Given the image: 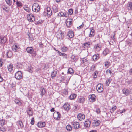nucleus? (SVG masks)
Instances as JSON below:
<instances>
[{"mask_svg":"<svg viewBox=\"0 0 132 132\" xmlns=\"http://www.w3.org/2000/svg\"><path fill=\"white\" fill-rule=\"evenodd\" d=\"M56 37L60 40L63 39L64 37V33L61 31L58 32L56 35Z\"/></svg>","mask_w":132,"mask_h":132,"instance_id":"423d86ee","label":"nucleus"},{"mask_svg":"<svg viewBox=\"0 0 132 132\" xmlns=\"http://www.w3.org/2000/svg\"><path fill=\"white\" fill-rule=\"evenodd\" d=\"M83 24H82L81 25L79 26V27H78V28L79 29L81 28H83Z\"/></svg>","mask_w":132,"mask_h":132,"instance_id":"69168bd1","label":"nucleus"},{"mask_svg":"<svg viewBox=\"0 0 132 132\" xmlns=\"http://www.w3.org/2000/svg\"><path fill=\"white\" fill-rule=\"evenodd\" d=\"M74 73V71L73 69L71 68H70L68 69L67 72L68 74H70L72 75Z\"/></svg>","mask_w":132,"mask_h":132,"instance_id":"5701e85b","label":"nucleus"},{"mask_svg":"<svg viewBox=\"0 0 132 132\" xmlns=\"http://www.w3.org/2000/svg\"><path fill=\"white\" fill-rule=\"evenodd\" d=\"M53 9L54 11L55 12H57L58 11V9L56 7H55L53 6Z\"/></svg>","mask_w":132,"mask_h":132,"instance_id":"3c124183","label":"nucleus"},{"mask_svg":"<svg viewBox=\"0 0 132 132\" xmlns=\"http://www.w3.org/2000/svg\"><path fill=\"white\" fill-rule=\"evenodd\" d=\"M19 47L16 45H13L12 47V49L14 51H16L19 48Z\"/></svg>","mask_w":132,"mask_h":132,"instance_id":"cd10ccee","label":"nucleus"},{"mask_svg":"<svg viewBox=\"0 0 132 132\" xmlns=\"http://www.w3.org/2000/svg\"><path fill=\"white\" fill-rule=\"evenodd\" d=\"M41 95L43 96V95H44V94H45V89L44 88H42L41 89Z\"/></svg>","mask_w":132,"mask_h":132,"instance_id":"37998d69","label":"nucleus"},{"mask_svg":"<svg viewBox=\"0 0 132 132\" xmlns=\"http://www.w3.org/2000/svg\"><path fill=\"white\" fill-rule=\"evenodd\" d=\"M123 93L126 96H128L130 94L129 90L126 89H123Z\"/></svg>","mask_w":132,"mask_h":132,"instance_id":"dca6fc26","label":"nucleus"},{"mask_svg":"<svg viewBox=\"0 0 132 132\" xmlns=\"http://www.w3.org/2000/svg\"><path fill=\"white\" fill-rule=\"evenodd\" d=\"M32 9L34 12H38L40 10V7L38 4L35 3L32 6Z\"/></svg>","mask_w":132,"mask_h":132,"instance_id":"f257e3e1","label":"nucleus"},{"mask_svg":"<svg viewBox=\"0 0 132 132\" xmlns=\"http://www.w3.org/2000/svg\"><path fill=\"white\" fill-rule=\"evenodd\" d=\"M91 123L90 121L89 120H87L85 121L84 123L85 127L87 128H89L90 126Z\"/></svg>","mask_w":132,"mask_h":132,"instance_id":"9d476101","label":"nucleus"},{"mask_svg":"<svg viewBox=\"0 0 132 132\" xmlns=\"http://www.w3.org/2000/svg\"><path fill=\"white\" fill-rule=\"evenodd\" d=\"M125 109H123V110L122 111H121L120 112V113L121 114L122 113H123L124 112H125Z\"/></svg>","mask_w":132,"mask_h":132,"instance_id":"338daca9","label":"nucleus"},{"mask_svg":"<svg viewBox=\"0 0 132 132\" xmlns=\"http://www.w3.org/2000/svg\"><path fill=\"white\" fill-rule=\"evenodd\" d=\"M67 50V48L65 47H63L61 48L62 51L63 52L66 51Z\"/></svg>","mask_w":132,"mask_h":132,"instance_id":"a18cd8bd","label":"nucleus"},{"mask_svg":"<svg viewBox=\"0 0 132 132\" xmlns=\"http://www.w3.org/2000/svg\"><path fill=\"white\" fill-rule=\"evenodd\" d=\"M64 109L67 111L68 110L70 109V105L68 103H65L63 106Z\"/></svg>","mask_w":132,"mask_h":132,"instance_id":"2eb2a0df","label":"nucleus"},{"mask_svg":"<svg viewBox=\"0 0 132 132\" xmlns=\"http://www.w3.org/2000/svg\"><path fill=\"white\" fill-rule=\"evenodd\" d=\"M73 125L75 129H78L80 125L79 123L78 122H74Z\"/></svg>","mask_w":132,"mask_h":132,"instance_id":"4be33fe9","label":"nucleus"},{"mask_svg":"<svg viewBox=\"0 0 132 132\" xmlns=\"http://www.w3.org/2000/svg\"><path fill=\"white\" fill-rule=\"evenodd\" d=\"M71 76H70L68 77V78L66 80V81H67L66 83H68V81H69Z\"/></svg>","mask_w":132,"mask_h":132,"instance_id":"13d9d810","label":"nucleus"},{"mask_svg":"<svg viewBox=\"0 0 132 132\" xmlns=\"http://www.w3.org/2000/svg\"><path fill=\"white\" fill-rule=\"evenodd\" d=\"M58 53L59 54L60 56H62L63 55V54L64 53H62L59 51H58Z\"/></svg>","mask_w":132,"mask_h":132,"instance_id":"bf43d9fd","label":"nucleus"},{"mask_svg":"<svg viewBox=\"0 0 132 132\" xmlns=\"http://www.w3.org/2000/svg\"><path fill=\"white\" fill-rule=\"evenodd\" d=\"M8 70L9 72H11L13 69V66L12 64H10L7 66Z\"/></svg>","mask_w":132,"mask_h":132,"instance_id":"412c9836","label":"nucleus"},{"mask_svg":"<svg viewBox=\"0 0 132 132\" xmlns=\"http://www.w3.org/2000/svg\"><path fill=\"white\" fill-rule=\"evenodd\" d=\"M74 34L73 31H69L67 34V36L70 38H72L74 36Z\"/></svg>","mask_w":132,"mask_h":132,"instance_id":"6ab92c4d","label":"nucleus"},{"mask_svg":"<svg viewBox=\"0 0 132 132\" xmlns=\"http://www.w3.org/2000/svg\"><path fill=\"white\" fill-rule=\"evenodd\" d=\"M100 122V121L98 120H94L92 123V125L93 126L96 127L99 125Z\"/></svg>","mask_w":132,"mask_h":132,"instance_id":"4468645a","label":"nucleus"},{"mask_svg":"<svg viewBox=\"0 0 132 132\" xmlns=\"http://www.w3.org/2000/svg\"><path fill=\"white\" fill-rule=\"evenodd\" d=\"M77 95L75 94H71L70 96V98L71 100H72L75 98Z\"/></svg>","mask_w":132,"mask_h":132,"instance_id":"473e14b6","label":"nucleus"},{"mask_svg":"<svg viewBox=\"0 0 132 132\" xmlns=\"http://www.w3.org/2000/svg\"><path fill=\"white\" fill-rule=\"evenodd\" d=\"M92 44V43L91 42L89 41L88 42L85 43L83 44V46L84 48H87L89 47L90 45Z\"/></svg>","mask_w":132,"mask_h":132,"instance_id":"ddd939ff","label":"nucleus"},{"mask_svg":"<svg viewBox=\"0 0 132 132\" xmlns=\"http://www.w3.org/2000/svg\"><path fill=\"white\" fill-rule=\"evenodd\" d=\"M72 19L69 18L67 19L66 21V25L68 27H70L71 25Z\"/></svg>","mask_w":132,"mask_h":132,"instance_id":"6e6552de","label":"nucleus"},{"mask_svg":"<svg viewBox=\"0 0 132 132\" xmlns=\"http://www.w3.org/2000/svg\"><path fill=\"white\" fill-rule=\"evenodd\" d=\"M31 124L32 125H33L34 123V118H33L31 120Z\"/></svg>","mask_w":132,"mask_h":132,"instance_id":"5fc2aeb1","label":"nucleus"},{"mask_svg":"<svg viewBox=\"0 0 132 132\" xmlns=\"http://www.w3.org/2000/svg\"><path fill=\"white\" fill-rule=\"evenodd\" d=\"M111 69L109 68L107 69L106 71V73L107 74H109V73L110 75H111L112 73L111 71Z\"/></svg>","mask_w":132,"mask_h":132,"instance_id":"a19ab883","label":"nucleus"},{"mask_svg":"<svg viewBox=\"0 0 132 132\" xmlns=\"http://www.w3.org/2000/svg\"><path fill=\"white\" fill-rule=\"evenodd\" d=\"M78 119L80 120L81 121L85 119V116L81 113H80L77 116Z\"/></svg>","mask_w":132,"mask_h":132,"instance_id":"1a4fd4ad","label":"nucleus"},{"mask_svg":"<svg viewBox=\"0 0 132 132\" xmlns=\"http://www.w3.org/2000/svg\"><path fill=\"white\" fill-rule=\"evenodd\" d=\"M59 15H60L61 16H63L64 15V13L62 12H60L59 13Z\"/></svg>","mask_w":132,"mask_h":132,"instance_id":"6e6d98bb","label":"nucleus"},{"mask_svg":"<svg viewBox=\"0 0 132 132\" xmlns=\"http://www.w3.org/2000/svg\"><path fill=\"white\" fill-rule=\"evenodd\" d=\"M24 10L28 12H30V11H31V10L29 8L27 7L26 6H24Z\"/></svg>","mask_w":132,"mask_h":132,"instance_id":"58836bf2","label":"nucleus"},{"mask_svg":"<svg viewBox=\"0 0 132 132\" xmlns=\"http://www.w3.org/2000/svg\"><path fill=\"white\" fill-rule=\"evenodd\" d=\"M110 52V50L108 48L105 49L103 52V55L104 56H106Z\"/></svg>","mask_w":132,"mask_h":132,"instance_id":"a211bd4d","label":"nucleus"},{"mask_svg":"<svg viewBox=\"0 0 132 132\" xmlns=\"http://www.w3.org/2000/svg\"><path fill=\"white\" fill-rule=\"evenodd\" d=\"M7 39L5 37H0V43L2 44H4L6 41Z\"/></svg>","mask_w":132,"mask_h":132,"instance_id":"9b49d317","label":"nucleus"},{"mask_svg":"<svg viewBox=\"0 0 132 132\" xmlns=\"http://www.w3.org/2000/svg\"><path fill=\"white\" fill-rule=\"evenodd\" d=\"M5 129L3 127H0V131H2V132H4L5 131Z\"/></svg>","mask_w":132,"mask_h":132,"instance_id":"09e8293b","label":"nucleus"},{"mask_svg":"<svg viewBox=\"0 0 132 132\" xmlns=\"http://www.w3.org/2000/svg\"><path fill=\"white\" fill-rule=\"evenodd\" d=\"M99 55L98 54H96L93 56V59L94 60H97L99 58Z\"/></svg>","mask_w":132,"mask_h":132,"instance_id":"bb28decb","label":"nucleus"},{"mask_svg":"<svg viewBox=\"0 0 132 132\" xmlns=\"http://www.w3.org/2000/svg\"><path fill=\"white\" fill-rule=\"evenodd\" d=\"M85 101V98L83 97H80L79 98L78 102L80 103H83Z\"/></svg>","mask_w":132,"mask_h":132,"instance_id":"e433bc0d","label":"nucleus"},{"mask_svg":"<svg viewBox=\"0 0 132 132\" xmlns=\"http://www.w3.org/2000/svg\"><path fill=\"white\" fill-rule=\"evenodd\" d=\"M45 123L44 122H39L38 123L37 126L38 127L41 128L44 127L45 126Z\"/></svg>","mask_w":132,"mask_h":132,"instance_id":"f3484780","label":"nucleus"},{"mask_svg":"<svg viewBox=\"0 0 132 132\" xmlns=\"http://www.w3.org/2000/svg\"><path fill=\"white\" fill-rule=\"evenodd\" d=\"M96 96L94 94H92L89 96V100L90 102H94L95 101Z\"/></svg>","mask_w":132,"mask_h":132,"instance_id":"f8f14e48","label":"nucleus"},{"mask_svg":"<svg viewBox=\"0 0 132 132\" xmlns=\"http://www.w3.org/2000/svg\"><path fill=\"white\" fill-rule=\"evenodd\" d=\"M15 103L19 105H20L22 104V102H20L18 99H16L15 100Z\"/></svg>","mask_w":132,"mask_h":132,"instance_id":"72a5a7b5","label":"nucleus"},{"mask_svg":"<svg viewBox=\"0 0 132 132\" xmlns=\"http://www.w3.org/2000/svg\"><path fill=\"white\" fill-rule=\"evenodd\" d=\"M15 77L16 79L19 80L22 78V73L20 71H18L16 73Z\"/></svg>","mask_w":132,"mask_h":132,"instance_id":"20e7f679","label":"nucleus"},{"mask_svg":"<svg viewBox=\"0 0 132 132\" xmlns=\"http://www.w3.org/2000/svg\"><path fill=\"white\" fill-rule=\"evenodd\" d=\"M3 62L2 61V59L1 58L0 59V67H1L2 64Z\"/></svg>","mask_w":132,"mask_h":132,"instance_id":"680f3d73","label":"nucleus"},{"mask_svg":"<svg viewBox=\"0 0 132 132\" xmlns=\"http://www.w3.org/2000/svg\"><path fill=\"white\" fill-rule=\"evenodd\" d=\"M96 89L99 93L102 92L103 90V85L100 83L98 84L96 86Z\"/></svg>","mask_w":132,"mask_h":132,"instance_id":"7ed1b4c3","label":"nucleus"},{"mask_svg":"<svg viewBox=\"0 0 132 132\" xmlns=\"http://www.w3.org/2000/svg\"><path fill=\"white\" fill-rule=\"evenodd\" d=\"M111 79L109 78V79L106 80V83L105 84L106 86H109V85L111 81Z\"/></svg>","mask_w":132,"mask_h":132,"instance_id":"2f4dec72","label":"nucleus"},{"mask_svg":"<svg viewBox=\"0 0 132 132\" xmlns=\"http://www.w3.org/2000/svg\"><path fill=\"white\" fill-rule=\"evenodd\" d=\"M6 54L8 57L10 58L12 56V53L11 51H9L7 52Z\"/></svg>","mask_w":132,"mask_h":132,"instance_id":"c85d7f7f","label":"nucleus"},{"mask_svg":"<svg viewBox=\"0 0 132 132\" xmlns=\"http://www.w3.org/2000/svg\"><path fill=\"white\" fill-rule=\"evenodd\" d=\"M110 65V62L108 61H106L105 62V66L108 67Z\"/></svg>","mask_w":132,"mask_h":132,"instance_id":"4c0bfd02","label":"nucleus"},{"mask_svg":"<svg viewBox=\"0 0 132 132\" xmlns=\"http://www.w3.org/2000/svg\"><path fill=\"white\" fill-rule=\"evenodd\" d=\"M47 14L49 16H50L52 14V11L50 7L47 8Z\"/></svg>","mask_w":132,"mask_h":132,"instance_id":"b1692460","label":"nucleus"},{"mask_svg":"<svg viewBox=\"0 0 132 132\" xmlns=\"http://www.w3.org/2000/svg\"><path fill=\"white\" fill-rule=\"evenodd\" d=\"M82 62L84 64H87L88 63V60L86 58H83L82 59Z\"/></svg>","mask_w":132,"mask_h":132,"instance_id":"c9c22d12","label":"nucleus"},{"mask_svg":"<svg viewBox=\"0 0 132 132\" xmlns=\"http://www.w3.org/2000/svg\"><path fill=\"white\" fill-rule=\"evenodd\" d=\"M3 80V79L1 75L0 74V82H2Z\"/></svg>","mask_w":132,"mask_h":132,"instance_id":"e2e57ef3","label":"nucleus"},{"mask_svg":"<svg viewBox=\"0 0 132 132\" xmlns=\"http://www.w3.org/2000/svg\"><path fill=\"white\" fill-rule=\"evenodd\" d=\"M17 4L18 6H20L21 5V3L19 2H17Z\"/></svg>","mask_w":132,"mask_h":132,"instance_id":"052dcab7","label":"nucleus"},{"mask_svg":"<svg viewBox=\"0 0 132 132\" xmlns=\"http://www.w3.org/2000/svg\"><path fill=\"white\" fill-rule=\"evenodd\" d=\"M27 18L28 20L31 22L34 21L35 20V18L32 14H28Z\"/></svg>","mask_w":132,"mask_h":132,"instance_id":"f03ea898","label":"nucleus"},{"mask_svg":"<svg viewBox=\"0 0 132 132\" xmlns=\"http://www.w3.org/2000/svg\"><path fill=\"white\" fill-rule=\"evenodd\" d=\"M127 6L129 10H132V2H130L129 3Z\"/></svg>","mask_w":132,"mask_h":132,"instance_id":"7c9ffc66","label":"nucleus"},{"mask_svg":"<svg viewBox=\"0 0 132 132\" xmlns=\"http://www.w3.org/2000/svg\"><path fill=\"white\" fill-rule=\"evenodd\" d=\"M19 125L20 127L21 128L23 127V125L22 122L21 121H18Z\"/></svg>","mask_w":132,"mask_h":132,"instance_id":"79ce46f5","label":"nucleus"},{"mask_svg":"<svg viewBox=\"0 0 132 132\" xmlns=\"http://www.w3.org/2000/svg\"><path fill=\"white\" fill-rule=\"evenodd\" d=\"M90 33L89 35V37L93 36L94 35V30L92 28H90Z\"/></svg>","mask_w":132,"mask_h":132,"instance_id":"393cba45","label":"nucleus"},{"mask_svg":"<svg viewBox=\"0 0 132 132\" xmlns=\"http://www.w3.org/2000/svg\"><path fill=\"white\" fill-rule=\"evenodd\" d=\"M101 46L99 44H97L94 45V51L96 52H97L101 49Z\"/></svg>","mask_w":132,"mask_h":132,"instance_id":"39448f33","label":"nucleus"},{"mask_svg":"<svg viewBox=\"0 0 132 132\" xmlns=\"http://www.w3.org/2000/svg\"><path fill=\"white\" fill-rule=\"evenodd\" d=\"M98 72L97 71H95L94 72L93 76L94 78H96L97 77Z\"/></svg>","mask_w":132,"mask_h":132,"instance_id":"c03bdc74","label":"nucleus"},{"mask_svg":"<svg viewBox=\"0 0 132 132\" xmlns=\"http://www.w3.org/2000/svg\"><path fill=\"white\" fill-rule=\"evenodd\" d=\"M39 46L40 48H43L44 46L42 43H40L39 44Z\"/></svg>","mask_w":132,"mask_h":132,"instance_id":"4d7b16f0","label":"nucleus"},{"mask_svg":"<svg viewBox=\"0 0 132 132\" xmlns=\"http://www.w3.org/2000/svg\"><path fill=\"white\" fill-rule=\"evenodd\" d=\"M116 106H114L112 107L111 109H110V112L111 113H112L114 112V111L116 110Z\"/></svg>","mask_w":132,"mask_h":132,"instance_id":"c756f323","label":"nucleus"},{"mask_svg":"<svg viewBox=\"0 0 132 132\" xmlns=\"http://www.w3.org/2000/svg\"><path fill=\"white\" fill-rule=\"evenodd\" d=\"M66 129L67 130L69 131L71 130L72 128L71 126L70 125H68L66 127Z\"/></svg>","mask_w":132,"mask_h":132,"instance_id":"f704fd0d","label":"nucleus"},{"mask_svg":"<svg viewBox=\"0 0 132 132\" xmlns=\"http://www.w3.org/2000/svg\"><path fill=\"white\" fill-rule=\"evenodd\" d=\"M0 123L1 125H3L5 123V121L4 120H2L0 121Z\"/></svg>","mask_w":132,"mask_h":132,"instance_id":"864d4df0","label":"nucleus"},{"mask_svg":"<svg viewBox=\"0 0 132 132\" xmlns=\"http://www.w3.org/2000/svg\"><path fill=\"white\" fill-rule=\"evenodd\" d=\"M61 115L59 112H55L53 113V117L56 120H59L60 118Z\"/></svg>","mask_w":132,"mask_h":132,"instance_id":"0eeeda50","label":"nucleus"},{"mask_svg":"<svg viewBox=\"0 0 132 132\" xmlns=\"http://www.w3.org/2000/svg\"><path fill=\"white\" fill-rule=\"evenodd\" d=\"M57 73V72L56 71L54 70L51 74V78H54L55 77Z\"/></svg>","mask_w":132,"mask_h":132,"instance_id":"a878e982","label":"nucleus"},{"mask_svg":"<svg viewBox=\"0 0 132 132\" xmlns=\"http://www.w3.org/2000/svg\"><path fill=\"white\" fill-rule=\"evenodd\" d=\"M26 50L28 53L31 54L33 52V48L31 47H29L26 48Z\"/></svg>","mask_w":132,"mask_h":132,"instance_id":"aec40b11","label":"nucleus"},{"mask_svg":"<svg viewBox=\"0 0 132 132\" xmlns=\"http://www.w3.org/2000/svg\"><path fill=\"white\" fill-rule=\"evenodd\" d=\"M6 3L9 5H10L12 3L11 0H5Z\"/></svg>","mask_w":132,"mask_h":132,"instance_id":"49530a36","label":"nucleus"},{"mask_svg":"<svg viewBox=\"0 0 132 132\" xmlns=\"http://www.w3.org/2000/svg\"><path fill=\"white\" fill-rule=\"evenodd\" d=\"M68 12L70 15H71L73 13V10L72 9H70L69 10Z\"/></svg>","mask_w":132,"mask_h":132,"instance_id":"8fccbe9b","label":"nucleus"},{"mask_svg":"<svg viewBox=\"0 0 132 132\" xmlns=\"http://www.w3.org/2000/svg\"><path fill=\"white\" fill-rule=\"evenodd\" d=\"M27 113L29 116H32L33 114L32 111H31V110L30 109L28 110Z\"/></svg>","mask_w":132,"mask_h":132,"instance_id":"ea45409f","label":"nucleus"},{"mask_svg":"<svg viewBox=\"0 0 132 132\" xmlns=\"http://www.w3.org/2000/svg\"><path fill=\"white\" fill-rule=\"evenodd\" d=\"M63 56V58H65V59H66L67 57L66 54L64 53Z\"/></svg>","mask_w":132,"mask_h":132,"instance_id":"0e129e2a","label":"nucleus"},{"mask_svg":"<svg viewBox=\"0 0 132 132\" xmlns=\"http://www.w3.org/2000/svg\"><path fill=\"white\" fill-rule=\"evenodd\" d=\"M96 112L97 114H99L100 113V111L99 108L97 109Z\"/></svg>","mask_w":132,"mask_h":132,"instance_id":"603ef678","label":"nucleus"},{"mask_svg":"<svg viewBox=\"0 0 132 132\" xmlns=\"http://www.w3.org/2000/svg\"><path fill=\"white\" fill-rule=\"evenodd\" d=\"M68 16V14L65 13V14H64V16H65V17H67Z\"/></svg>","mask_w":132,"mask_h":132,"instance_id":"774afa93","label":"nucleus"},{"mask_svg":"<svg viewBox=\"0 0 132 132\" xmlns=\"http://www.w3.org/2000/svg\"><path fill=\"white\" fill-rule=\"evenodd\" d=\"M95 66L94 65H93L91 67L90 69V71H94L95 69Z\"/></svg>","mask_w":132,"mask_h":132,"instance_id":"de8ad7c7","label":"nucleus"}]
</instances>
